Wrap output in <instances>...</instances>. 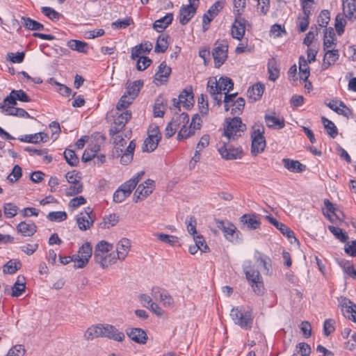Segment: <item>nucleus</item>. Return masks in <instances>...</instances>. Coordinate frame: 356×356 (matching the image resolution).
Listing matches in <instances>:
<instances>
[{"label":"nucleus","mask_w":356,"mask_h":356,"mask_svg":"<svg viewBox=\"0 0 356 356\" xmlns=\"http://www.w3.org/2000/svg\"><path fill=\"white\" fill-rule=\"evenodd\" d=\"M94 261L103 269L116 264L118 259L113 250V245L104 240L98 242L95 247Z\"/></svg>","instance_id":"obj_1"},{"label":"nucleus","mask_w":356,"mask_h":356,"mask_svg":"<svg viewBox=\"0 0 356 356\" xmlns=\"http://www.w3.org/2000/svg\"><path fill=\"white\" fill-rule=\"evenodd\" d=\"M243 270L254 293L257 296H263L265 292L263 278L259 271L254 268L250 260H245L243 262Z\"/></svg>","instance_id":"obj_2"},{"label":"nucleus","mask_w":356,"mask_h":356,"mask_svg":"<svg viewBox=\"0 0 356 356\" xmlns=\"http://www.w3.org/2000/svg\"><path fill=\"white\" fill-rule=\"evenodd\" d=\"M229 316L234 323L241 329L250 330L252 328L254 316L250 308L243 306L233 307L230 311Z\"/></svg>","instance_id":"obj_3"},{"label":"nucleus","mask_w":356,"mask_h":356,"mask_svg":"<svg viewBox=\"0 0 356 356\" xmlns=\"http://www.w3.org/2000/svg\"><path fill=\"white\" fill-rule=\"evenodd\" d=\"M246 129L240 118H226L224 127L223 136L229 140H235L241 136Z\"/></svg>","instance_id":"obj_4"},{"label":"nucleus","mask_w":356,"mask_h":356,"mask_svg":"<svg viewBox=\"0 0 356 356\" xmlns=\"http://www.w3.org/2000/svg\"><path fill=\"white\" fill-rule=\"evenodd\" d=\"M264 127L261 124H254L252 127L251 152L254 155L263 152L266 147V143L264 136Z\"/></svg>","instance_id":"obj_5"},{"label":"nucleus","mask_w":356,"mask_h":356,"mask_svg":"<svg viewBox=\"0 0 356 356\" xmlns=\"http://www.w3.org/2000/svg\"><path fill=\"white\" fill-rule=\"evenodd\" d=\"M92 254V248L90 243L86 242L79 247L76 254H74V268H83L89 263Z\"/></svg>","instance_id":"obj_6"},{"label":"nucleus","mask_w":356,"mask_h":356,"mask_svg":"<svg viewBox=\"0 0 356 356\" xmlns=\"http://www.w3.org/2000/svg\"><path fill=\"white\" fill-rule=\"evenodd\" d=\"M216 148L221 157L225 160L241 159L243 156L241 148L234 147L225 141H219Z\"/></svg>","instance_id":"obj_7"},{"label":"nucleus","mask_w":356,"mask_h":356,"mask_svg":"<svg viewBox=\"0 0 356 356\" xmlns=\"http://www.w3.org/2000/svg\"><path fill=\"white\" fill-rule=\"evenodd\" d=\"M161 138V135L158 125L155 124H150L147 131V137L143 145V151L153 152L157 147Z\"/></svg>","instance_id":"obj_8"},{"label":"nucleus","mask_w":356,"mask_h":356,"mask_svg":"<svg viewBox=\"0 0 356 356\" xmlns=\"http://www.w3.org/2000/svg\"><path fill=\"white\" fill-rule=\"evenodd\" d=\"M151 296L154 300L159 302L166 309H172L175 307V301L173 297L165 289L154 286L151 290Z\"/></svg>","instance_id":"obj_9"},{"label":"nucleus","mask_w":356,"mask_h":356,"mask_svg":"<svg viewBox=\"0 0 356 356\" xmlns=\"http://www.w3.org/2000/svg\"><path fill=\"white\" fill-rule=\"evenodd\" d=\"M94 220L92 209L90 207L85 208L76 217L77 226L81 231L90 229L93 226Z\"/></svg>","instance_id":"obj_10"},{"label":"nucleus","mask_w":356,"mask_h":356,"mask_svg":"<svg viewBox=\"0 0 356 356\" xmlns=\"http://www.w3.org/2000/svg\"><path fill=\"white\" fill-rule=\"evenodd\" d=\"M140 304L158 317H166V312L154 300L152 296L141 294L138 297Z\"/></svg>","instance_id":"obj_11"},{"label":"nucleus","mask_w":356,"mask_h":356,"mask_svg":"<svg viewBox=\"0 0 356 356\" xmlns=\"http://www.w3.org/2000/svg\"><path fill=\"white\" fill-rule=\"evenodd\" d=\"M235 94L225 95V110L227 111L231 109L232 115H239L244 108L245 100L241 97H238L235 100Z\"/></svg>","instance_id":"obj_12"},{"label":"nucleus","mask_w":356,"mask_h":356,"mask_svg":"<svg viewBox=\"0 0 356 356\" xmlns=\"http://www.w3.org/2000/svg\"><path fill=\"white\" fill-rule=\"evenodd\" d=\"M101 338H108L115 341L122 342L125 338L124 334L114 325L108 323H100Z\"/></svg>","instance_id":"obj_13"},{"label":"nucleus","mask_w":356,"mask_h":356,"mask_svg":"<svg viewBox=\"0 0 356 356\" xmlns=\"http://www.w3.org/2000/svg\"><path fill=\"white\" fill-rule=\"evenodd\" d=\"M228 45L226 42H216L212 51L216 67H220L227 58Z\"/></svg>","instance_id":"obj_14"},{"label":"nucleus","mask_w":356,"mask_h":356,"mask_svg":"<svg viewBox=\"0 0 356 356\" xmlns=\"http://www.w3.org/2000/svg\"><path fill=\"white\" fill-rule=\"evenodd\" d=\"M17 102H10L8 103L6 98L3 102L0 104V109L1 112L6 115H13L23 118H29L30 115L23 108L15 107Z\"/></svg>","instance_id":"obj_15"},{"label":"nucleus","mask_w":356,"mask_h":356,"mask_svg":"<svg viewBox=\"0 0 356 356\" xmlns=\"http://www.w3.org/2000/svg\"><path fill=\"white\" fill-rule=\"evenodd\" d=\"M154 187V181L149 179L139 184L134 194V201L137 202L139 200L145 199L152 193Z\"/></svg>","instance_id":"obj_16"},{"label":"nucleus","mask_w":356,"mask_h":356,"mask_svg":"<svg viewBox=\"0 0 356 356\" xmlns=\"http://www.w3.org/2000/svg\"><path fill=\"white\" fill-rule=\"evenodd\" d=\"M216 226L222 231L227 240L231 242L237 240L239 232L234 224L228 221L217 220Z\"/></svg>","instance_id":"obj_17"},{"label":"nucleus","mask_w":356,"mask_h":356,"mask_svg":"<svg viewBox=\"0 0 356 356\" xmlns=\"http://www.w3.org/2000/svg\"><path fill=\"white\" fill-rule=\"evenodd\" d=\"M323 214L332 223H337L343 220V215L341 211L335 208L328 200H324Z\"/></svg>","instance_id":"obj_18"},{"label":"nucleus","mask_w":356,"mask_h":356,"mask_svg":"<svg viewBox=\"0 0 356 356\" xmlns=\"http://www.w3.org/2000/svg\"><path fill=\"white\" fill-rule=\"evenodd\" d=\"M197 6L195 1H189L188 4L181 7L178 17L180 24L185 25L189 22L196 13Z\"/></svg>","instance_id":"obj_19"},{"label":"nucleus","mask_w":356,"mask_h":356,"mask_svg":"<svg viewBox=\"0 0 356 356\" xmlns=\"http://www.w3.org/2000/svg\"><path fill=\"white\" fill-rule=\"evenodd\" d=\"M339 301L343 316L356 323V305L346 298H341Z\"/></svg>","instance_id":"obj_20"},{"label":"nucleus","mask_w":356,"mask_h":356,"mask_svg":"<svg viewBox=\"0 0 356 356\" xmlns=\"http://www.w3.org/2000/svg\"><path fill=\"white\" fill-rule=\"evenodd\" d=\"M131 247V241L127 238L119 240L115 245V257L118 261H123L128 256Z\"/></svg>","instance_id":"obj_21"},{"label":"nucleus","mask_w":356,"mask_h":356,"mask_svg":"<svg viewBox=\"0 0 356 356\" xmlns=\"http://www.w3.org/2000/svg\"><path fill=\"white\" fill-rule=\"evenodd\" d=\"M207 90L213 99L217 102L218 105L221 104L222 99V88L219 84V79L216 77H210L207 82Z\"/></svg>","instance_id":"obj_22"},{"label":"nucleus","mask_w":356,"mask_h":356,"mask_svg":"<svg viewBox=\"0 0 356 356\" xmlns=\"http://www.w3.org/2000/svg\"><path fill=\"white\" fill-rule=\"evenodd\" d=\"M265 218L268 220V222H270L273 225H274L277 229H279L283 235L286 236L291 243L298 242V240L296 238L293 232L291 230L284 224L279 222L278 220H277L275 218H273L270 216H266Z\"/></svg>","instance_id":"obj_23"},{"label":"nucleus","mask_w":356,"mask_h":356,"mask_svg":"<svg viewBox=\"0 0 356 356\" xmlns=\"http://www.w3.org/2000/svg\"><path fill=\"white\" fill-rule=\"evenodd\" d=\"M131 114L128 111H126L116 116L114 119L113 123L111 124L110 133L116 134L118 132L122 131L123 128L128 120L131 118Z\"/></svg>","instance_id":"obj_24"},{"label":"nucleus","mask_w":356,"mask_h":356,"mask_svg":"<svg viewBox=\"0 0 356 356\" xmlns=\"http://www.w3.org/2000/svg\"><path fill=\"white\" fill-rule=\"evenodd\" d=\"M186 122L187 113H182L180 115L174 117L165 128V136L170 138L173 136L176 131L179 128L180 124Z\"/></svg>","instance_id":"obj_25"},{"label":"nucleus","mask_w":356,"mask_h":356,"mask_svg":"<svg viewBox=\"0 0 356 356\" xmlns=\"http://www.w3.org/2000/svg\"><path fill=\"white\" fill-rule=\"evenodd\" d=\"M327 106L339 115L347 118L353 117L352 111L341 101L332 100L327 104Z\"/></svg>","instance_id":"obj_26"},{"label":"nucleus","mask_w":356,"mask_h":356,"mask_svg":"<svg viewBox=\"0 0 356 356\" xmlns=\"http://www.w3.org/2000/svg\"><path fill=\"white\" fill-rule=\"evenodd\" d=\"M266 125L273 129H281L284 127L285 122L283 117L275 113H270L265 115Z\"/></svg>","instance_id":"obj_27"},{"label":"nucleus","mask_w":356,"mask_h":356,"mask_svg":"<svg viewBox=\"0 0 356 356\" xmlns=\"http://www.w3.org/2000/svg\"><path fill=\"white\" fill-rule=\"evenodd\" d=\"M246 29V21L241 17H236L232 26V35L233 38L241 40L243 37Z\"/></svg>","instance_id":"obj_28"},{"label":"nucleus","mask_w":356,"mask_h":356,"mask_svg":"<svg viewBox=\"0 0 356 356\" xmlns=\"http://www.w3.org/2000/svg\"><path fill=\"white\" fill-rule=\"evenodd\" d=\"M127 336L134 342L140 344H145L147 341L146 332L141 328H129L127 331Z\"/></svg>","instance_id":"obj_29"},{"label":"nucleus","mask_w":356,"mask_h":356,"mask_svg":"<svg viewBox=\"0 0 356 356\" xmlns=\"http://www.w3.org/2000/svg\"><path fill=\"white\" fill-rule=\"evenodd\" d=\"M323 40V49H336L337 38L334 31L332 27L325 29Z\"/></svg>","instance_id":"obj_30"},{"label":"nucleus","mask_w":356,"mask_h":356,"mask_svg":"<svg viewBox=\"0 0 356 356\" xmlns=\"http://www.w3.org/2000/svg\"><path fill=\"white\" fill-rule=\"evenodd\" d=\"M323 51L325 54L323 60V68L327 69L338 60L339 53L337 49H323Z\"/></svg>","instance_id":"obj_31"},{"label":"nucleus","mask_w":356,"mask_h":356,"mask_svg":"<svg viewBox=\"0 0 356 356\" xmlns=\"http://www.w3.org/2000/svg\"><path fill=\"white\" fill-rule=\"evenodd\" d=\"M194 103L193 95L191 88L184 89L179 95L177 104L186 109L190 108Z\"/></svg>","instance_id":"obj_32"},{"label":"nucleus","mask_w":356,"mask_h":356,"mask_svg":"<svg viewBox=\"0 0 356 356\" xmlns=\"http://www.w3.org/2000/svg\"><path fill=\"white\" fill-rule=\"evenodd\" d=\"M171 72V68L168 67L165 62L161 63L154 76V81L156 84H161L167 81Z\"/></svg>","instance_id":"obj_33"},{"label":"nucleus","mask_w":356,"mask_h":356,"mask_svg":"<svg viewBox=\"0 0 356 356\" xmlns=\"http://www.w3.org/2000/svg\"><path fill=\"white\" fill-rule=\"evenodd\" d=\"M111 139L115 145L117 152L118 149L122 152V148L127 145V140L129 138V133L124 134L123 131L118 132L116 134L110 133Z\"/></svg>","instance_id":"obj_34"},{"label":"nucleus","mask_w":356,"mask_h":356,"mask_svg":"<svg viewBox=\"0 0 356 356\" xmlns=\"http://www.w3.org/2000/svg\"><path fill=\"white\" fill-rule=\"evenodd\" d=\"M152 49L151 42H145L139 45H136L131 49V58L136 60L139 56H144L143 55L148 54Z\"/></svg>","instance_id":"obj_35"},{"label":"nucleus","mask_w":356,"mask_h":356,"mask_svg":"<svg viewBox=\"0 0 356 356\" xmlns=\"http://www.w3.org/2000/svg\"><path fill=\"white\" fill-rule=\"evenodd\" d=\"M282 163L284 168L291 172H302L305 171L306 168L305 165L302 164L300 161L293 159H283Z\"/></svg>","instance_id":"obj_36"},{"label":"nucleus","mask_w":356,"mask_h":356,"mask_svg":"<svg viewBox=\"0 0 356 356\" xmlns=\"http://www.w3.org/2000/svg\"><path fill=\"white\" fill-rule=\"evenodd\" d=\"M144 174L145 172L143 171L137 172L131 179L122 184L119 188L131 193L137 184L142 179Z\"/></svg>","instance_id":"obj_37"},{"label":"nucleus","mask_w":356,"mask_h":356,"mask_svg":"<svg viewBox=\"0 0 356 356\" xmlns=\"http://www.w3.org/2000/svg\"><path fill=\"white\" fill-rule=\"evenodd\" d=\"M100 150V145L97 143H93L91 141L88 147L84 151L82 156V161L83 162H88L91 161L93 158L95 157L96 154Z\"/></svg>","instance_id":"obj_38"},{"label":"nucleus","mask_w":356,"mask_h":356,"mask_svg":"<svg viewBox=\"0 0 356 356\" xmlns=\"http://www.w3.org/2000/svg\"><path fill=\"white\" fill-rule=\"evenodd\" d=\"M17 231L24 236H31L37 230L36 225L32 222H21L17 225Z\"/></svg>","instance_id":"obj_39"},{"label":"nucleus","mask_w":356,"mask_h":356,"mask_svg":"<svg viewBox=\"0 0 356 356\" xmlns=\"http://www.w3.org/2000/svg\"><path fill=\"white\" fill-rule=\"evenodd\" d=\"M264 88L265 86L264 84L257 83L248 90L247 95L251 101L255 102L261 98L264 93Z\"/></svg>","instance_id":"obj_40"},{"label":"nucleus","mask_w":356,"mask_h":356,"mask_svg":"<svg viewBox=\"0 0 356 356\" xmlns=\"http://www.w3.org/2000/svg\"><path fill=\"white\" fill-rule=\"evenodd\" d=\"M6 98L8 103H10V102H17V100L22 102H29L31 101L30 97L22 90H13Z\"/></svg>","instance_id":"obj_41"},{"label":"nucleus","mask_w":356,"mask_h":356,"mask_svg":"<svg viewBox=\"0 0 356 356\" xmlns=\"http://www.w3.org/2000/svg\"><path fill=\"white\" fill-rule=\"evenodd\" d=\"M25 277L24 276L19 275L11 289V296L13 297H19L25 291Z\"/></svg>","instance_id":"obj_42"},{"label":"nucleus","mask_w":356,"mask_h":356,"mask_svg":"<svg viewBox=\"0 0 356 356\" xmlns=\"http://www.w3.org/2000/svg\"><path fill=\"white\" fill-rule=\"evenodd\" d=\"M173 19V15L168 13L164 17L156 20L153 27L157 32H161L170 24Z\"/></svg>","instance_id":"obj_43"},{"label":"nucleus","mask_w":356,"mask_h":356,"mask_svg":"<svg viewBox=\"0 0 356 356\" xmlns=\"http://www.w3.org/2000/svg\"><path fill=\"white\" fill-rule=\"evenodd\" d=\"M167 108V102L163 97H159L154 102L153 113L154 117L161 118L163 116Z\"/></svg>","instance_id":"obj_44"},{"label":"nucleus","mask_w":356,"mask_h":356,"mask_svg":"<svg viewBox=\"0 0 356 356\" xmlns=\"http://www.w3.org/2000/svg\"><path fill=\"white\" fill-rule=\"evenodd\" d=\"M241 222L250 229H256L259 227L261 222L254 214H244L241 217Z\"/></svg>","instance_id":"obj_45"},{"label":"nucleus","mask_w":356,"mask_h":356,"mask_svg":"<svg viewBox=\"0 0 356 356\" xmlns=\"http://www.w3.org/2000/svg\"><path fill=\"white\" fill-rule=\"evenodd\" d=\"M101 332L100 323L95 324L87 328L83 334V337L87 341H92L100 338Z\"/></svg>","instance_id":"obj_46"},{"label":"nucleus","mask_w":356,"mask_h":356,"mask_svg":"<svg viewBox=\"0 0 356 356\" xmlns=\"http://www.w3.org/2000/svg\"><path fill=\"white\" fill-rule=\"evenodd\" d=\"M189 124V116L187 114V122L181 123L179 125V131L177 135V138L179 140L186 139L195 133L193 128H191Z\"/></svg>","instance_id":"obj_47"},{"label":"nucleus","mask_w":356,"mask_h":356,"mask_svg":"<svg viewBox=\"0 0 356 356\" xmlns=\"http://www.w3.org/2000/svg\"><path fill=\"white\" fill-rule=\"evenodd\" d=\"M47 138V135L42 132H39L33 134H27L22 136L19 138V140L22 142L24 143H38L40 142L46 141L44 138Z\"/></svg>","instance_id":"obj_48"},{"label":"nucleus","mask_w":356,"mask_h":356,"mask_svg":"<svg viewBox=\"0 0 356 356\" xmlns=\"http://www.w3.org/2000/svg\"><path fill=\"white\" fill-rule=\"evenodd\" d=\"M136 147V144L134 140H131L129 145L127 147L124 152L120 158V163L123 165H127L133 159V154Z\"/></svg>","instance_id":"obj_49"},{"label":"nucleus","mask_w":356,"mask_h":356,"mask_svg":"<svg viewBox=\"0 0 356 356\" xmlns=\"http://www.w3.org/2000/svg\"><path fill=\"white\" fill-rule=\"evenodd\" d=\"M343 11L345 17L352 19L356 17L355 1H343Z\"/></svg>","instance_id":"obj_50"},{"label":"nucleus","mask_w":356,"mask_h":356,"mask_svg":"<svg viewBox=\"0 0 356 356\" xmlns=\"http://www.w3.org/2000/svg\"><path fill=\"white\" fill-rule=\"evenodd\" d=\"M153 235L160 241L167 243L170 245L175 246L179 245V238L175 236L160 232L154 233Z\"/></svg>","instance_id":"obj_51"},{"label":"nucleus","mask_w":356,"mask_h":356,"mask_svg":"<svg viewBox=\"0 0 356 356\" xmlns=\"http://www.w3.org/2000/svg\"><path fill=\"white\" fill-rule=\"evenodd\" d=\"M67 46L73 51L79 53H86L88 50V44L85 42L78 40H70L67 42Z\"/></svg>","instance_id":"obj_52"},{"label":"nucleus","mask_w":356,"mask_h":356,"mask_svg":"<svg viewBox=\"0 0 356 356\" xmlns=\"http://www.w3.org/2000/svg\"><path fill=\"white\" fill-rule=\"evenodd\" d=\"M22 23L23 26L31 31H42L44 29V25L41 23H39L29 17H22Z\"/></svg>","instance_id":"obj_53"},{"label":"nucleus","mask_w":356,"mask_h":356,"mask_svg":"<svg viewBox=\"0 0 356 356\" xmlns=\"http://www.w3.org/2000/svg\"><path fill=\"white\" fill-rule=\"evenodd\" d=\"M143 81L140 80L135 81L132 83H127L126 94L131 96L134 99L138 95V92L143 86Z\"/></svg>","instance_id":"obj_54"},{"label":"nucleus","mask_w":356,"mask_h":356,"mask_svg":"<svg viewBox=\"0 0 356 356\" xmlns=\"http://www.w3.org/2000/svg\"><path fill=\"white\" fill-rule=\"evenodd\" d=\"M307 60L304 57L299 59V76L300 81H305L309 76V68Z\"/></svg>","instance_id":"obj_55"},{"label":"nucleus","mask_w":356,"mask_h":356,"mask_svg":"<svg viewBox=\"0 0 356 356\" xmlns=\"http://www.w3.org/2000/svg\"><path fill=\"white\" fill-rule=\"evenodd\" d=\"M119 221V216L115 213H110L106 215L101 223L102 227L104 229H110L116 225Z\"/></svg>","instance_id":"obj_56"},{"label":"nucleus","mask_w":356,"mask_h":356,"mask_svg":"<svg viewBox=\"0 0 356 356\" xmlns=\"http://www.w3.org/2000/svg\"><path fill=\"white\" fill-rule=\"evenodd\" d=\"M83 186L81 182L69 184L65 188V194L68 197L74 196L81 193L83 191Z\"/></svg>","instance_id":"obj_57"},{"label":"nucleus","mask_w":356,"mask_h":356,"mask_svg":"<svg viewBox=\"0 0 356 356\" xmlns=\"http://www.w3.org/2000/svg\"><path fill=\"white\" fill-rule=\"evenodd\" d=\"M254 258L257 263L263 266L264 270H266L267 273L269 272L270 267V259L269 257L258 251H256L254 252Z\"/></svg>","instance_id":"obj_58"},{"label":"nucleus","mask_w":356,"mask_h":356,"mask_svg":"<svg viewBox=\"0 0 356 356\" xmlns=\"http://www.w3.org/2000/svg\"><path fill=\"white\" fill-rule=\"evenodd\" d=\"M329 231L334 236V237L342 243H345L348 239L346 232H343L341 228L332 225L327 227Z\"/></svg>","instance_id":"obj_59"},{"label":"nucleus","mask_w":356,"mask_h":356,"mask_svg":"<svg viewBox=\"0 0 356 356\" xmlns=\"http://www.w3.org/2000/svg\"><path fill=\"white\" fill-rule=\"evenodd\" d=\"M21 266V263L17 259L8 261L3 267V271L6 274L15 273Z\"/></svg>","instance_id":"obj_60"},{"label":"nucleus","mask_w":356,"mask_h":356,"mask_svg":"<svg viewBox=\"0 0 356 356\" xmlns=\"http://www.w3.org/2000/svg\"><path fill=\"white\" fill-rule=\"evenodd\" d=\"M86 199L83 196H76L71 199L68 203V209L70 211H74L82 205L86 204Z\"/></svg>","instance_id":"obj_61"},{"label":"nucleus","mask_w":356,"mask_h":356,"mask_svg":"<svg viewBox=\"0 0 356 356\" xmlns=\"http://www.w3.org/2000/svg\"><path fill=\"white\" fill-rule=\"evenodd\" d=\"M168 36L165 35H161L157 38L154 51L156 53H163L168 49Z\"/></svg>","instance_id":"obj_62"},{"label":"nucleus","mask_w":356,"mask_h":356,"mask_svg":"<svg viewBox=\"0 0 356 356\" xmlns=\"http://www.w3.org/2000/svg\"><path fill=\"white\" fill-rule=\"evenodd\" d=\"M346 20L343 14H338L335 19V29L337 34L341 35L345 31Z\"/></svg>","instance_id":"obj_63"},{"label":"nucleus","mask_w":356,"mask_h":356,"mask_svg":"<svg viewBox=\"0 0 356 356\" xmlns=\"http://www.w3.org/2000/svg\"><path fill=\"white\" fill-rule=\"evenodd\" d=\"M26 349L22 344L12 346L8 351L6 356H25Z\"/></svg>","instance_id":"obj_64"}]
</instances>
